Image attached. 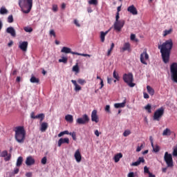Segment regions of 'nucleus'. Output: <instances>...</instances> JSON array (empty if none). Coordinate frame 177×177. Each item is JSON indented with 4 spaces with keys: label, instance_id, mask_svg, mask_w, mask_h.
Here are the masks:
<instances>
[{
    "label": "nucleus",
    "instance_id": "nucleus-1",
    "mask_svg": "<svg viewBox=\"0 0 177 177\" xmlns=\"http://www.w3.org/2000/svg\"><path fill=\"white\" fill-rule=\"evenodd\" d=\"M158 48L160 50L162 62L165 64L169 63L171 50H172V48H174V41H172V39L166 40L164 43H162V44L159 45Z\"/></svg>",
    "mask_w": 177,
    "mask_h": 177
},
{
    "label": "nucleus",
    "instance_id": "nucleus-2",
    "mask_svg": "<svg viewBox=\"0 0 177 177\" xmlns=\"http://www.w3.org/2000/svg\"><path fill=\"white\" fill-rule=\"evenodd\" d=\"M15 140L18 143H24V140H26V130L24 129V127L19 126L15 127Z\"/></svg>",
    "mask_w": 177,
    "mask_h": 177
},
{
    "label": "nucleus",
    "instance_id": "nucleus-3",
    "mask_svg": "<svg viewBox=\"0 0 177 177\" xmlns=\"http://www.w3.org/2000/svg\"><path fill=\"white\" fill-rule=\"evenodd\" d=\"M19 6L23 13L28 14L32 9V0H19Z\"/></svg>",
    "mask_w": 177,
    "mask_h": 177
},
{
    "label": "nucleus",
    "instance_id": "nucleus-4",
    "mask_svg": "<svg viewBox=\"0 0 177 177\" xmlns=\"http://www.w3.org/2000/svg\"><path fill=\"white\" fill-rule=\"evenodd\" d=\"M123 81L127 84L130 88H133L135 86V83H133V75L131 73H124L123 75Z\"/></svg>",
    "mask_w": 177,
    "mask_h": 177
},
{
    "label": "nucleus",
    "instance_id": "nucleus-5",
    "mask_svg": "<svg viewBox=\"0 0 177 177\" xmlns=\"http://www.w3.org/2000/svg\"><path fill=\"white\" fill-rule=\"evenodd\" d=\"M170 73H171V80H173V82H176L177 84V63L173 62L170 65Z\"/></svg>",
    "mask_w": 177,
    "mask_h": 177
},
{
    "label": "nucleus",
    "instance_id": "nucleus-6",
    "mask_svg": "<svg viewBox=\"0 0 177 177\" xmlns=\"http://www.w3.org/2000/svg\"><path fill=\"white\" fill-rule=\"evenodd\" d=\"M164 161L168 168H174V159L172 158V154L168 152L165 153Z\"/></svg>",
    "mask_w": 177,
    "mask_h": 177
},
{
    "label": "nucleus",
    "instance_id": "nucleus-7",
    "mask_svg": "<svg viewBox=\"0 0 177 177\" xmlns=\"http://www.w3.org/2000/svg\"><path fill=\"white\" fill-rule=\"evenodd\" d=\"M62 53H71V55H77V56H83L84 57H91L89 54L79 53L77 52L71 51V48L68 47H63L61 50Z\"/></svg>",
    "mask_w": 177,
    "mask_h": 177
},
{
    "label": "nucleus",
    "instance_id": "nucleus-8",
    "mask_svg": "<svg viewBox=\"0 0 177 177\" xmlns=\"http://www.w3.org/2000/svg\"><path fill=\"white\" fill-rule=\"evenodd\" d=\"M165 109L164 107L158 109L153 113V121H160L164 115Z\"/></svg>",
    "mask_w": 177,
    "mask_h": 177
},
{
    "label": "nucleus",
    "instance_id": "nucleus-9",
    "mask_svg": "<svg viewBox=\"0 0 177 177\" xmlns=\"http://www.w3.org/2000/svg\"><path fill=\"white\" fill-rule=\"evenodd\" d=\"M125 24V21L124 19H121L120 21H115L114 24H113V27H114V30H115V31H121V30H122V27H124Z\"/></svg>",
    "mask_w": 177,
    "mask_h": 177
},
{
    "label": "nucleus",
    "instance_id": "nucleus-10",
    "mask_svg": "<svg viewBox=\"0 0 177 177\" xmlns=\"http://www.w3.org/2000/svg\"><path fill=\"white\" fill-rule=\"evenodd\" d=\"M76 122L77 124H79V125H85V124H88V122H89V117L88 115L84 114L82 118H77Z\"/></svg>",
    "mask_w": 177,
    "mask_h": 177
},
{
    "label": "nucleus",
    "instance_id": "nucleus-11",
    "mask_svg": "<svg viewBox=\"0 0 177 177\" xmlns=\"http://www.w3.org/2000/svg\"><path fill=\"white\" fill-rule=\"evenodd\" d=\"M140 60L142 64L147 66V62L146 60H149V54H147V50L143 51V53L140 54Z\"/></svg>",
    "mask_w": 177,
    "mask_h": 177
},
{
    "label": "nucleus",
    "instance_id": "nucleus-12",
    "mask_svg": "<svg viewBox=\"0 0 177 177\" xmlns=\"http://www.w3.org/2000/svg\"><path fill=\"white\" fill-rule=\"evenodd\" d=\"M127 12L133 15V16H136L138 15V9L135 7L134 5H131L127 8Z\"/></svg>",
    "mask_w": 177,
    "mask_h": 177
},
{
    "label": "nucleus",
    "instance_id": "nucleus-13",
    "mask_svg": "<svg viewBox=\"0 0 177 177\" xmlns=\"http://www.w3.org/2000/svg\"><path fill=\"white\" fill-rule=\"evenodd\" d=\"M149 140L151 142V147H152L154 153H158L160 151V146H158V145H155L154 146V141L153 140L152 136L149 137Z\"/></svg>",
    "mask_w": 177,
    "mask_h": 177
},
{
    "label": "nucleus",
    "instance_id": "nucleus-14",
    "mask_svg": "<svg viewBox=\"0 0 177 177\" xmlns=\"http://www.w3.org/2000/svg\"><path fill=\"white\" fill-rule=\"evenodd\" d=\"M19 48L23 52H27V48H28V41L20 42L19 45Z\"/></svg>",
    "mask_w": 177,
    "mask_h": 177
},
{
    "label": "nucleus",
    "instance_id": "nucleus-15",
    "mask_svg": "<svg viewBox=\"0 0 177 177\" xmlns=\"http://www.w3.org/2000/svg\"><path fill=\"white\" fill-rule=\"evenodd\" d=\"M91 121L93 122H99V117L97 116V111L93 110L91 113Z\"/></svg>",
    "mask_w": 177,
    "mask_h": 177
},
{
    "label": "nucleus",
    "instance_id": "nucleus-16",
    "mask_svg": "<svg viewBox=\"0 0 177 177\" xmlns=\"http://www.w3.org/2000/svg\"><path fill=\"white\" fill-rule=\"evenodd\" d=\"M74 157H75L77 162H81V161L82 160V156L81 155V152L80 151V149H77L75 152Z\"/></svg>",
    "mask_w": 177,
    "mask_h": 177
},
{
    "label": "nucleus",
    "instance_id": "nucleus-17",
    "mask_svg": "<svg viewBox=\"0 0 177 177\" xmlns=\"http://www.w3.org/2000/svg\"><path fill=\"white\" fill-rule=\"evenodd\" d=\"M26 164L28 167H30V165H34V164H35V159H34L32 156H28L26 158Z\"/></svg>",
    "mask_w": 177,
    "mask_h": 177
},
{
    "label": "nucleus",
    "instance_id": "nucleus-18",
    "mask_svg": "<svg viewBox=\"0 0 177 177\" xmlns=\"http://www.w3.org/2000/svg\"><path fill=\"white\" fill-rule=\"evenodd\" d=\"M141 162H145V158L143 157L138 158V160L131 164V167H138V165H140Z\"/></svg>",
    "mask_w": 177,
    "mask_h": 177
},
{
    "label": "nucleus",
    "instance_id": "nucleus-19",
    "mask_svg": "<svg viewBox=\"0 0 177 177\" xmlns=\"http://www.w3.org/2000/svg\"><path fill=\"white\" fill-rule=\"evenodd\" d=\"M64 143H67V145H68V143H70V140L68 138H60L58 140V147H61L62 145H63Z\"/></svg>",
    "mask_w": 177,
    "mask_h": 177
},
{
    "label": "nucleus",
    "instance_id": "nucleus-20",
    "mask_svg": "<svg viewBox=\"0 0 177 177\" xmlns=\"http://www.w3.org/2000/svg\"><path fill=\"white\" fill-rule=\"evenodd\" d=\"M6 32L10 34L12 37H16V30H15V28L12 26L7 28Z\"/></svg>",
    "mask_w": 177,
    "mask_h": 177
},
{
    "label": "nucleus",
    "instance_id": "nucleus-21",
    "mask_svg": "<svg viewBox=\"0 0 177 177\" xmlns=\"http://www.w3.org/2000/svg\"><path fill=\"white\" fill-rule=\"evenodd\" d=\"M71 82H72V84H73V85L75 86V92H78L79 91H81L82 88L80 85H78V84H77V81L72 80Z\"/></svg>",
    "mask_w": 177,
    "mask_h": 177
},
{
    "label": "nucleus",
    "instance_id": "nucleus-22",
    "mask_svg": "<svg viewBox=\"0 0 177 177\" xmlns=\"http://www.w3.org/2000/svg\"><path fill=\"white\" fill-rule=\"evenodd\" d=\"M120 158H122V153H118L115 154V156L113 157V160H114L115 162H118V161H120Z\"/></svg>",
    "mask_w": 177,
    "mask_h": 177
},
{
    "label": "nucleus",
    "instance_id": "nucleus-23",
    "mask_svg": "<svg viewBox=\"0 0 177 177\" xmlns=\"http://www.w3.org/2000/svg\"><path fill=\"white\" fill-rule=\"evenodd\" d=\"M122 52H125V50H131V44L129 43H125L122 48Z\"/></svg>",
    "mask_w": 177,
    "mask_h": 177
},
{
    "label": "nucleus",
    "instance_id": "nucleus-24",
    "mask_svg": "<svg viewBox=\"0 0 177 177\" xmlns=\"http://www.w3.org/2000/svg\"><path fill=\"white\" fill-rule=\"evenodd\" d=\"M47 129H48V123L46 122L41 123L40 131H41V132H45Z\"/></svg>",
    "mask_w": 177,
    "mask_h": 177
},
{
    "label": "nucleus",
    "instance_id": "nucleus-25",
    "mask_svg": "<svg viewBox=\"0 0 177 177\" xmlns=\"http://www.w3.org/2000/svg\"><path fill=\"white\" fill-rule=\"evenodd\" d=\"M109 30H107L106 32H101V34H100L101 42H104L106 35H107V34H109Z\"/></svg>",
    "mask_w": 177,
    "mask_h": 177
},
{
    "label": "nucleus",
    "instance_id": "nucleus-26",
    "mask_svg": "<svg viewBox=\"0 0 177 177\" xmlns=\"http://www.w3.org/2000/svg\"><path fill=\"white\" fill-rule=\"evenodd\" d=\"M171 133H172V132L171 131V129L167 128L166 129H165L162 132V136H171Z\"/></svg>",
    "mask_w": 177,
    "mask_h": 177
},
{
    "label": "nucleus",
    "instance_id": "nucleus-27",
    "mask_svg": "<svg viewBox=\"0 0 177 177\" xmlns=\"http://www.w3.org/2000/svg\"><path fill=\"white\" fill-rule=\"evenodd\" d=\"M147 91L148 93H149V95H151V96L154 95L155 91H154V89L153 88H151V86H147Z\"/></svg>",
    "mask_w": 177,
    "mask_h": 177
},
{
    "label": "nucleus",
    "instance_id": "nucleus-28",
    "mask_svg": "<svg viewBox=\"0 0 177 177\" xmlns=\"http://www.w3.org/2000/svg\"><path fill=\"white\" fill-rule=\"evenodd\" d=\"M125 103L126 102H123L122 103H116L114 104V107L115 109H120V108H122V107H125Z\"/></svg>",
    "mask_w": 177,
    "mask_h": 177
},
{
    "label": "nucleus",
    "instance_id": "nucleus-29",
    "mask_svg": "<svg viewBox=\"0 0 177 177\" xmlns=\"http://www.w3.org/2000/svg\"><path fill=\"white\" fill-rule=\"evenodd\" d=\"M30 81L32 84H39V79L35 77V76H32Z\"/></svg>",
    "mask_w": 177,
    "mask_h": 177
},
{
    "label": "nucleus",
    "instance_id": "nucleus-30",
    "mask_svg": "<svg viewBox=\"0 0 177 177\" xmlns=\"http://www.w3.org/2000/svg\"><path fill=\"white\" fill-rule=\"evenodd\" d=\"M65 120L68 122H73L74 121V118H73V115H66L65 116Z\"/></svg>",
    "mask_w": 177,
    "mask_h": 177
},
{
    "label": "nucleus",
    "instance_id": "nucleus-31",
    "mask_svg": "<svg viewBox=\"0 0 177 177\" xmlns=\"http://www.w3.org/2000/svg\"><path fill=\"white\" fill-rule=\"evenodd\" d=\"M23 164V157L21 156H19L18 158H17V167H21V165Z\"/></svg>",
    "mask_w": 177,
    "mask_h": 177
},
{
    "label": "nucleus",
    "instance_id": "nucleus-32",
    "mask_svg": "<svg viewBox=\"0 0 177 177\" xmlns=\"http://www.w3.org/2000/svg\"><path fill=\"white\" fill-rule=\"evenodd\" d=\"M114 46H115V45L114 44V43H112L111 45L110 49L108 50L107 56H110V55H111V52H113V49H114Z\"/></svg>",
    "mask_w": 177,
    "mask_h": 177
},
{
    "label": "nucleus",
    "instance_id": "nucleus-33",
    "mask_svg": "<svg viewBox=\"0 0 177 177\" xmlns=\"http://www.w3.org/2000/svg\"><path fill=\"white\" fill-rule=\"evenodd\" d=\"M113 77L116 80V81H120V75H118L116 71H113Z\"/></svg>",
    "mask_w": 177,
    "mask_h": 177
},
{
    "label": "nucleus",
    "instance_id": "nucleus-34",
    "mask_svg": "<svg viewBox=\"0 0 177 177\" xmlns=\"http://www.w3.org/2000/svg\"><path fill=\"white\" fill-rule=\"evenodd\" d=\"M68 59L66 57H62V59H59V63H64L66 64L68 62Z\"/></svg>",
    "mask_w": 177,
    "mask_h": 177
},
{
    "label": "nucleus",
    "instance_id": "nucleus-35",
    "mask_svg": "<svg viewBox=\"0 0 177 177\" xmlns=\"http://www.w3.org/2000/svg\"><path fill=\"white\" fill-rule=\"evenodd\" d=\"M131 41H135L136 42H139V39H136V35L135 34H131L130 36Z\"/></svg>",
    "mask_w": 177,
    "mask_h": 177
},
{
    "label": "nucleus",
    "instance_id": "nucleus-36",
    "mask_svg": "<svg viewBox=\"0 0 177 177\" xmlns=\"http://www.w3.org/2000/svg\"><path fill=\"white\" fill-rule=\"evenodd\" d=\"M145 109L147 110V111H148L149 114L151 113V105L150 104L146 105Z\"/></svg>",
    "mask_w": 177,
    "mask_h": 177
},
{
    "label": "nucleus",
    "instance_id": "nucleus-37",
    "mask_svg": "<svg viewBox=\"0 0 177 177\" xmlns=\"http://www.w3.org/2000/svg\"><path fill=\"white\" fill-rule=\"evenodd\" d=\"M39 118L40 121H44V118H45V115L44 113H40L36 115V119Z\"/></svg>",
    "mask_w": 177,
    "mask_h": 177
},
{
    "label": "nucleus",
    "instance_id": "nucleus-38",
    "mask_svg": "<svg viewBox=\"0 0 177 177\" xmlns=\"http://www.w3.org/2000/svg\"><path fill=\"white\" fill-rule=\"evenodd\" d=\"M171 32H172V29L165 30L164 31L163 37H167V35H169V34H171Z\"/></svg>",
    "mask_w": 177,
    "mask_h": 177
},
{
    "label": "nucleus",
    "instance_id": "nucleus-39",
    "mask_svg": "<svg viewBox=\"0 0 177 177\" xmlns=\"http://www.w3.org/2000/svg\"><path fill=\"white\" fill-rule=\"evenodd\" d=\"M89 5H94V6H96L97 5V0H90L88 1Z\"/></svg>",
    "mask_w": 177,
    "mask_h": 177
},
{
    "label": "nucleus",
    "instance_id": "nucleus-40",
    "mask_svg": "<svg viewBox=\"0 0 177 177\" xmlns=\"http://www.w3.org/2000/svg\"><path fill=\"white\" fill-rule=\"evenodd\" d=\"M6 13H8V10H6V8H1L0 9V14L1 15H6Z\"/></svg>",
    "mask_w": 177,
    "mask_h": 177
},
{
    "label": "nucleus",
    "instance_id": "nucleus-41",
    "mask_svg": "<svg viewBox=\"0 0 177 177\" xmlns=\"http://www.w3.org/2000/svg\"><path fill=\"white\" fill-rule=\"evenodd\" d=\"M129 135H131V131L129 129L125 130L123 133V136H124V138H127V136H129Z\"/></svg>",
    "mask_w": 177,
    "mask_h": 177
},
{
    "label": "nucleus",
    "instance_id": "nucleus-42",
    "mask_svg": "<svg viewBox=\"0 0 177 177\" xmlns=\"http://www.w3.org/2000/svg\"><path fill=\"white\" fill-rule=\"evenodd\" d=\"M73 71H75V73L80 72V67H78V64H76L73 67Z\"/></svg>",
    "mask_w": 177,
    "mask_h": 177
},
{
    "label": "nucleus",
    "instance_id": "nucleus-43",
    "mask_svg": "<svg viewBox=\"0 0 177 177\" xmlns=\"http://www.w3.org/2000/svg\"><path fill=\"white\" fill-rule=\"evenodd\" d=\"M78 84H80V85H84V84H86V81H85V80L84 79H79L77 80Z\"/></svg>",
    "mask_w": 177,
    "mask_h": 177
},
{
    "label": "nucleus",
    "instance_id": "nucleus-44",
    "mask_svg": "<svg viewBox=\"0 0 177 177\" xmlns=\"http://www.w3.org/2000/svg\"><path fill=\"white\" fill-rule=\"evenodd\" d=\"M47 161H48V159L46 158V156H44V158H42V159L41 160V163L43 165H46Z\"/></svg>",
    "mask_w": 177,
    "mask_h": 177
},
{
    "label": "nucleus",
    "instance_id": "nucleus-45",
    "mask_svg": "<svg viewBox=\"0 0 177 177\" xmlns=\"http://www.w3.org/2000/svg\"><path fill=\"white\" fill-rule=\"evenodd\" d=\"M53 12H57L59 10V8L57 7V4H53V8H52Z\"/></svg>",
    "mask_w": 177,
    "mask_h": 177
},
{
    "label": "nucleus",
    "instance_id": "nucleus-46",
    "mask_svg": "<svg viewBox=\"0 0 177 177\" xmlns=\"http://www.w3.org/2000/svg\"><path fill=\"white\" fill-rule=\"evenodd\" d=\"M24 31H26V32H32V28L25 27Z\"/></svg>",
    "mask_w": 177,
    "mask_h": 177
},
{
    "label": "nucleus",
    "instance_id": "nucleus-47",
    "mask_svg": "<svg viewBox=\"0 0 177 177\" xmlns=\"http://www.w3.org/2000/svg\"><path fill=\"white\" fill-rule=\"evenodd\" d=\"M69 135L72 136L74 140H77V134L75 133V132L70 133Z\"/></svg>",
    "mask_w": 177,
    "mask_h": 177
},
{
    "label": "nucleus",
    "instance_id": "nucleus-48",
    "mask_svg": "<svg viewBox=\"0 0 177 177\" xmlns=\"http://www.w3.org/2000/svg\"><path fill=\"white\" fill-rule=\"evenodd\" d=\"M8 156V151H3L0 155V157H6Z\"/></svg>",
    "mask_w": 177,
    "mask_h": 177
},
{
    "label": "nucleus",
    "instance_id": "nucleus-49",
    "mask_svg": "<svg viewBox=\"0 0 177 177\" xmlns=\"http://www.w3.org/2000/svg\"><path fill=\"white\" fill-rule=\"evenodd\" d=\"M8 23H13V15H10L8 17Z\"/></svg>",
    "mask_w": 177,
    "mask_h": 177
},
{
    "label": "nucleus",
    "instance_id": "nucleus-50",
    "mask_svg": "<svg viewBox=\"0 0 177 177\" xmlns=\"http://www.w3.org/2000/svg\"><path fill=\"white\" fill-rule=\"evenodd\" d=\"M144 172H145V174H148V175L151 173V172H150V171L149 170V168L147 167V166H145V167H144Z\"/></svg>",
    "mask_w": 177,
    "mask_h": 177
},
{
    "label": "nucleus",
    "instance_id": "nucleus-51",
    "mask_svg": "<svg viewBox=\"0 0 177 177\" xmlns=\"http://www.w3.org/2000/svg\"><path fill=\"white\" fill-rule=\"evenodd\" d=\"M115 21H120V12H116Z\"/></svg>",
    "mask_w": 177,
    "mask_h": 177
},
{
    "label": "nucleus",
    "instance_id": "nucleus-52",
    "mask_svg": "<svg viewBox=\"0 0 177 177\" xmlns=\"http://www.w3.org/2000/svg\"><path fill=\"white\" fill-rule=\"evenodd\" d=\"M172 155L174 157H177V147L174 149Z\"/></svg>",
    "mask_w": 177,
    "mask_h": 177
},
{
    "label": "nucleus",
    "instance_id": "nucleus-53",
    "mask_svg": "<svg viewBox=\"0 0 177 177\" xmlns=\"http://www.w3.org/2000/svg\"><path fill=\"white\" fill-rule=\"evenodd\" d=\"M74 24H75V26L77 27H81V25L80 24V22H78V20H77V19L74 20Z\"/></svg>",
    "mask_w": 177,
    "mask_h": 177
},
{
    "label": "nucleus",
    "instance_id": "nucleus-54",
    "mask_svg": "<svg viewBox=\"0 0 177 177\" xmlns=\"http://www.w3.org/2000/svg\"><path fill=\"white\" fill-rule=\"evenodd\" d=\"M36 117H37V115H35V113L32 112V113H30V118H32L33 120L37 119Z\"/></svg>",
    "mask_w": 177,
    "mask_h": 177
},
{
    "label": "nucleus",
    "instance_id": "nucleus-55",
    "mask_svg": "<svg viewBox=\"0 0 177 177\" xmlns=\"http://www.w3.org/2000/svg\"><path fill=\"white\" fill-rule=\"evenodd\" d=\"M105 111H106L107 113H111L110 111V105H106L105 107Z\"/></svg>",
    "mask_w": 177,
    "mask_h": 177
},
{
    "label": "nucleus",
    "instance_id": "nucleus-56",
    "mask_svg": "<svg viewBox=\"0 0 177 177\" xmlns=\"http://www.w3.org/2000/svg\"><path fill=\"white\" fill-rule=\"evenodd\" d=\"M143 147V145H141V146H138L136 149V151L139 152L142 150V148Z\"/></svg>",
    "mask_w": 177,
    "mask_h": 177
},
{
    "label": "nucleus",
    "instance_id": "nucleus-57",
    "mask_svg": "<svg viewBox=\"0 0 177 177\" xmlns=\"http://www.w3.org/2000/svg\"><path fill=\"white\" fill-rule=\"evenodd\" d=\"M144 95V99H149V97H150V96L149 95V94H147V93H143Z\"/></svg>",
    "mask_w": 177,
    "mask_h": 177
},
{
    "label": "nucleus",
    "instance_id": "nucleus-58",
    "mask_svg": "<svg viewBox=\"0 0 177 177\" xmlns=\"http://www.w3.org/2000/svg\"><path fill=\"white\" fill-rule=\"evenodd\" d=\"M50 35H53L54 37H56V33L55 32V30H50Z\"/></svg>",
    "mask_w": 177,
    "mask_h": 177
},
{
    "label": "nucleus",
    "instance_id": "nucleus-59",
    "mask_svg": "<svg viewBox=\"0 0 177 177\" xmlns=\"http://www.w3.org/2000/svg\"><path fill=\"white\" fill-rule=\"evenodd\" d=\"M26 177H32V172H27L26 174Z\"/></svg>",
    "mask_w": 177,
    "mask_h": 177
},
{
    "label": "nucleus",
    "instance_id": "nucleus-60",
    "mask_svg": "<svg viewBox=\"0 0 177 177\" xmlns=\"http://www.w3.org/2000/svg\"><path fill=\"white\" fill-rule=\"evenodd\" d=\"M20 171V169L19 168H15L14 169V174L17 175V174Z\"/></svg>",
    "mask_w": 177,
    "mask_h": 177
},
{
    "label": "nucleus",
    "instance_id": "nucleus-61",
    "mask_svg": "<svg viewBox=\"0 0 177 177\" xmlns=\"http://www.w3.org/2000/svg\"><path fill=\"white\" fill-rule=\"evenodd\" d=\"M128 177H135V174L133 172H130L128 174Z\"/></svg>",
    "mask_w": 177,
    "mask_h": 177
},
{
    "label": "nucleus",
    "instance_id": "nucleus-62",
    "mask_svg": "<svg viewBox=\"0 0 177 177\" xmlns=\"http://www.w3.org/2000/svg\"><path fill=\"white\" fill-rule=\"evenodd\" d=\"M100 84L101 85V86L100 87V89H102V88H103V86H104V84L103 83V80H101V82Z\"/></svg>",
    "mask_w": 177,
    "mask_h": 177
},
{
    "label": "nucleus",
    "instance_id": "nucleus-63",
    "mask_svg": "<svg viewBox=\"0 0 177 177\" xmlns=\"http://www.w3.org/2000/svg\"><path fill=\"white\" fill-rule=\"evenodd\" d=\"M13 45V41H10L8 44V46L9 48H10V46H12Z\"/></svg>",
    "mask_w": 177,
    "mask_h": 177
},
{
    "label": "nucleus",
    "instance_id": "nucleus-64",
    "mask_svg": "<svg viewBox=\"0 0 177 177\" xmlns=\"http://www.w3.org/2000/svg\"><path fill=\"white\" fill-rule=\"evenodd\" d=\"M149 177H156V175L153 174L152 173H149Z\"/></svg>",
    "mask_w": 177,
    "mask_h": 177
}]
</instances>
